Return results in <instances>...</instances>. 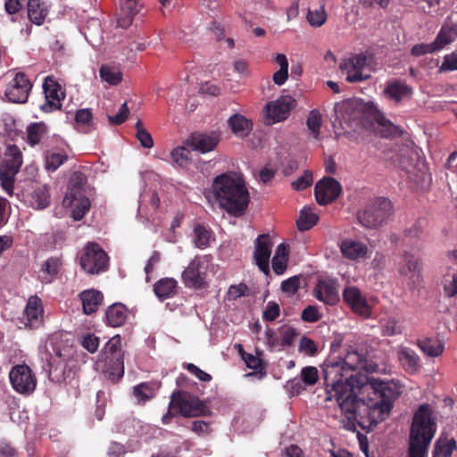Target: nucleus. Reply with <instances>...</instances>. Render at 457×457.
I'll return each mask as SVG.
<instances>
[{
    "instance_id": "f257e3e1",
    "label": "nucleus",
    "mask_w": 457,
    "mask_h": 457,
    "mask_svg": "<svg viewBox=\"0 0 457 457\" xmlns=\"http://www.w3.org/2000/svg\"><path fill=\"white\" fill-rule=\"evenodd\" d=\"M360 393L367 395L364 405L369 411L370 423L377 424L389 414L393 400L402 393V386L395 380L362 378L360 380Z\"/></svg>"
},
{
    "instance_id": "f03ea898",
    "label": "nucleus",
    "mask_w": 457,
    "mask_h": 457,
    "mask_svg": "<svg viewBox=\"0 0 457 457\" xmlns=\"http://www.w3.org/2000/svg\"><path fill=\"white\" fill-rule=\"evenodd\" d=\"M325 385L326 401L335 400L345 415L346 420L343 421L345 429L354 430L358 417L362 418L367 415L369 418V411L364 405L367 395H361L357 383L337 381L335 384L325 383Z\"/></svg>"
},
{
    "instance_id": "7ed1b4c3",
    "label": "nucleus",
    "mask_w": 457,
    "mask_h": 457,
    "mask_svg": "<svg viewBox=\"0 0 457 457\" xmlns=\"http://www.w3.org/2000/svg\"><path fill=\"white\" fill-rule=\"evenodd\" d=\"M213 194L220 206L234 215H241L249 203V193L240 175L225 173L215 178Z\"/></svg>"
},
{
    "instance_id": "20e7f679",
    "label": "nucleus",
    "mask_w": 457,
    "mask_h": 457,
    "mask_svg": "<svg viewBox=\"0 0 457 457\" xmlns=\"http://www.w3.org/2000/svg\"><path fill=\"white\" fill-rule=\"evenodd\" d=\"M360 370H371L362 352L351 350L343 358H329L323 367L325 383L335 384L337 381H344L357 383L360 386L361 378H367L358 372L354 374Z\"/></svg>"
},
{
    "instance_id": "39448f33",
    "label": "nucleus",
    "mask_w": 457,
    "mask_h": 457,
    "mask_svg": "<svg viewBox=\"0 0 457 457\" xmlns=\"http://www.w3.org/2000/svg\"><path fill=\"white\" fill-rule=\"evenodd\" d=\"M436 431V423L428 404H422L414 413L409 445V457H426Z\"/></svg>"
},
{
    "instance_id": "423d86ee",
    "label": "nucleus",
    "mask_w": 457,
    "mask_h": 457,
    "mask_svg": "<svg viewBox=\"0 0 457 457\" xmlns=\"http://www.w3.org/2000/svg\"><path fill=\"white\" fill-rule=\"evenodd\" d=\"M120 336L112 337L104 345L96 361V369L102 370L112 381H118L124 374L123 353Z\"/></svg>"
},
{
    "instance_id": "0eeeda50",
    "label": "nucleus",
    "mask_w": 457,
    "mask_h": 457,
    "mask_svg": "<svg viewBox=\"0 0 457 457\" xmlns=\"http://www.w3.org/2000/svg\"><path fill=\"white\" fill-rule=\"evenodd\" d=\"M86 179L83 174L71 175L66 195L62 201L64 206L71 207V215L75 220H81L90 208L89 199L86 195Z\"/></svg>"
},
{
    "instance_id": "6e6552de",
    "label": "nucleus",
    "mask_w": 457,
    "mask_h": 457,
    "mask_svg": "<svg viewBox=\"0 0 457 457\" xmlns=\"http://www.w3.org/2000/svg\"><path fill=\"white\" fill-rule=\"evenodd\" d=\"M62 335L55 333L50 336L48 343L52 347L53 353L47 359L49 376L57 381L65 379L68 361L72 356V347L67 342L61 340Z\"/></svg>"
},
{
    "instance_id": "1a4fd4ad",
    "label": "nucleus",
    "mask_w": 457,
    "mask_h": 457,
    "mask_svg": "<svg viewBox=\"0 0 457 457\" xmlns=\"http://www.w3.org/2000/svg\"><path fill=\"white\" fill-rule=\"evenodd\" d=\"M169 412L162 416V422L168 424L172 416L171 412H177L184 417L199 416L204 411L201 401L187 392L178 391L171 395L169 405Z\"/></svg>"
},
{
    "instance_id": "9d476101",
    "label": "nucleus",
    "mask_w": 457,
    "mask_h": 457,
    "mask_svg": "<svg viewBox=\"0 0 457 457\" xmlns=\"http://www.w3.org/2000/svg\"><path fill=\"white\" fill-rule=\"evenodd\" d=\"M392 213V204L385 198H377L357 214L360 224L367 228L381 226Z\"/></svg>"
},
{
    "instance_id": "9b49d317",
    "label": "nucleus",
    "mask_w": 457,
    "mask_h": 457,
    "mask_svg": "<svg viewBox=\"0 0 457 457\" xmlns=\"http://www.w3.org/2000/svg\"><path fill=\"white\" fill-rule=\"evenodd\" d=\"M371 60L370 56L359 54L345 59L339 68L348 82H361L371 77L373 71Z\"/></svg>"
},
{
    "instance_id": "f8f14e48",
    "label": "nucleus",
    "mask_w": 457,
    "mask_h": 457,
    "mask_svg": "<svg viewBox=\"0 0 457 457\" xmlns=\"http://www.w3.org/2000/svg\"><path fill=\"white\" fill-rule=\"evenodd\" d=\"M7 157L0 166V184L3 189L9 195H12L15 175L21 164V154L16 145L7 147Z\"/></svg>"
},
{
    "instance_id": "ddd939ff",
    "label": "nucleus",
    "mask_w": 457,
    "mask_h": 457,
    "mask_svg": "<svg viewBox=\"0 0 457 457\" xmlns=\"http://www.w3.org/2000/svg\"><path fill=\"white\" fill-rule=\"evenodd\" d=\"M207 255L195 256L182 272V280L186 287L202 288L206 284L207 271L210 266Z\"/></svg>"
},
{
    "instance_id": "4468645a",
    "label": "nucleus",
    "mask_w": 457,
    "mask_h": 457,
    "mask_svg": "<svg viewBox=\"0 0 457 457\" xmlns=\"http://www.w3.org/2000/svg\"><path fill=\"white\" fill-rule=\"evenodd\" d=\"M342 117L345 122L355 123L364 128L370 124V119L374 118L376 111L373 106L361 99H352L344 103Z\"/></svg>"
},
{
    "instance_id": "2eb2a0df",
    "label": "nucleus",
    "mask_w": 457,
    "mask_h": 457,
    "mask_svg": "<svg viewBox=\"0 0 457 457\" xmlns=\"http://www.w3.org/2000/svg\"><path fill=\"white\" fill-rule=\"evenodd\" d=\"M12 388L23 395H31L37 387V378L32 370L26 364L15 365L9 373Z\"/></svg>"
},
{
    "instance_id": "dca6fc26",
    "label": "nucleus",
    "mask_w": 457,
    "mask_h": 457,
    "mask_svg": "<svg viewBox=\"0 0 457 457\" xmlns=\"http://www.w3.org/2000/svg\"><path fill=\"white\" fill-rule=\"evenodd\" d=\"M295 104V99L290 96H282L268 103L264 108L265 122L271 125L287 120Z\"/></svg>"
},
{
    "instance_id": "f3484780",
    "label": "nucleus",
    "mask_w": 457,
    "mask_h": 457,
    "mask_svg": "<svg viewBox=\"0 0 457 457\" xmlns=\"http://www.w3.org/2000/svg\"><path fill=\"white\" fill-rule=\"evenodd\" d=\"M108 258L104 251L98 245L90 243L86 246L80 264L86 272L96 274L105 270Z\"/></svg>"
},
{
    "instance_id": "a211bd4d",
    "label": "nucleus",
    "mask_w": 457,
    "mask_h": 457,
    "mask_svg": "<svg viewBox=\"0 0 457 457\" xmlns=\"http://www.w3.org/2000/svg\"><path fill=\"white\" fill-rule=\"evenodd\" d=\"M272 243L269 235H260L254 241L253 261L265 275L270 273V260Z\"/></svg>"
},
{
    "instance_id": "6ab92c4d",
    "label": "nucleus",
    "mask_w": 457,
    "mask_h": 457,
    "mask_svg": "<svg viewBox=\"0 0 457 457\" xmlns=\"http://www.w3.org/2000/svg\"><path fill=\"white\" fill-rule=\"evenodd\" d=\"M31 87L29 80L23 73H16L15 77L6 87L5 96L10 102L25 103Z\"/></svg>"
},
{
    "instance_id": "aec40b11",
    "label": "nucleus",
    "mask_w": 457,
    "mask_h": 457,
    "mask_svg": "<svg viewBox=\"0 0 457 457\" xmlns=\"http://www.w3.org/2000/svg\"><path fill=\"white\" fill-rule=\"evenodd\" d=\"M43 89L46 97V103L40 106L45 112H50L54 110L60 109L61 100L64 98V92L53 78L46 77L43 84Z\"/></svg>"
},
{
    "instance_id": "412c9836",
    "label": "nucleus",
    "mask_w": 457,
    "mask_h": 457,
    "mask_svg": "<svg viewBox=\"0 0 457 457\" xmlns=\"http://www.w3.org/2000/svg\"><path fill=\"white\" fill-rule=\"evenodd\" d=\"M342 191L341 185L333 178H323L315 186V196L319 204L326 205L335 201Z\"/></svg>"
},
{
    "instance_id": "4be33fe9",
    "label": "nucleus",
    "mask_w": 457,
    "mask_h": 457,
    "mask_svg": "<svg viewBox=\"0 0 457 457\" xmlns=\"http://www.w3.org/2000/svg\"><path fill=\"white\" fill-rule=\"evenodd\" d=\"M343 299L354 313L364 318L370 316L371 308L360 289L356 287H345L343 292Z\"/></svg>"
},
{
    "instance_id": "5701e85b",
    "label": "nucleus",
    "mask_w": 457,
    "mask_h": 457,
    "mask_svg": "<svg viewBox=\"0 0 457 457\" xmlns=\"http://www.w3.org/2000/svg\"><path fill=\"white\" fill-rule=\"evenodd\" d=\"M397 270L401 276L415 282L419 279L421 270L419 255L416 253L405 251L397 263Z\"/></svg>"
},
{
    "instance_id": "b1692460",
    "label": "nucleus",
    "mask_w": 457,
    "mask_h": 457,
    "mask_svg": "<svg viewBox=\"0 0 457 457\" xmlns=\"http://www.w3.org/2000/svg\"><path fill=\"white\" fill-rule=\"evenodd\" d=\"M44 309L42 301L37 295L30 296L27 302L24 310V327L29 328H36L43 323Z\"/></svg>"
},
{
    "instance_id": "393cba45",
    "label": "nucleus",
    "mask_w": 457,
    "mask_h": 457,
    "mask_svg": "<svg viewBox=\"0 0 457 457\" xmlns=\"http://www.w3.org/2000/svg\"><path fill=\"white\" fill-rule=\"evenodd\" d=\"M339 248L342 255L350 261L358 262L369 255V247L366 244L351 238L342 240Z\"/></svg>"
},
{
    "instance_id": "a878e982",
    "label": "nucleus",
    "mask_w": 457,
    "mask_h": 457,
    "mask_svg": "<svg viewBox=\"0 0 457 457\" xmlns=\"http://www.w3.org/2000/svg\"><path fill=\"white\" fill-rule=\"evenodd\" d=\"M313 294L319 301L328 305H334L339 301L337 284L334 280H320Z\"/></svg>"
},
{
    "instance_id": "bb28decb",
    "label": "nucleus",
    "mask_w": 457,
    "mask_h": 457,
    "mask_svg": "<svg viewBox=\"0 0 457 457\" xmlns=\"http://www.w3.org/2000/svg\"><path fill=\"white\" fill-rule=\"evenodd\" d=\"M220 134L215 131L210 133H196L190 139V145L194 150L203 154L212 151L220 142Z\"/></svg>"
},
{
    "instance_id": "cd10ccee",
    "label": "nucleus",
    "mask_w": 457,
    "mask_h": 457,
    "mask_svg": "<svg viewBox=\"0 0 457 457\" xmlns=\"http://www.w3.org/2000/svg\"><path fill=\"white\" fill-rule=\"evenodd\" d=\"M62 266L61 257L52 256L47 258L41 265L38 270V278L45 284L53 282Z\"/></svg>"
},
{
    "instance_id": "c85d7f7f",
    "label": "nucleus",
    "mask_w": 457,
    "mask_h": 457,
    "mask_svg": "<svg viewBox=\"0 0 457 457\" xmlns=\"http://www.w3.org/2000/svg\"><path fill=\"white\" fill-rule=\"evenodd\" d=\"M412 87L402 80H394L388 82L385 90V96L395 103L411 98Z\"/></svg>"
},
{
    "instance_id": "c756f323",
    "label": "nucleus",
    "mask_w": 457,
    "mask_h": 457,
    "mask_svg": "<svg viewBox=\"0 0 457 457\" xmlns=\"http://www.w3.org/2000/svg\"><path fill=\"white\" fill-rule=\"evenodd\" d=\"M139 12L137 0H124L120 6V12L117 18V26L122 29L128 28L133 21V17Z\"/></svg>"
},
{
    "instance_id": "7c9ffc66",
    "label": "nucleus",
    "mask_w": 457,
    "mask_h": 457,
    "mask_svg": "<svg viewBox=\"0 0 457 457\" xmlns=\"http://www.w3.org/2000/svg\"><path fill=\"white\" fill-rule=\"evenodd\" d=\"M398 359L407 372L413 374L419 371L420 368V357L413 350L407 347H400L398 349Z\"/></svg>"
},
{
    "instance_id": "2f4dec72",
    "label": "nucleus",
    "mask_w": 457,
    "mask_h": 457,
    "mask_svg": "<svg viewBox=\"0 0 457 457\" xmlns=\"http://www.w3.org/2000/svg\"><path fill=\"white\" fill-rule=\"evenodd\" d=\"M233 134L239 137H247L253 129V123L241 114H234L228 120Z\"/></svg>"
},
{
    "instance_id": "473e14b6",
    "label": "nucleus",
    "mask_w": 457,
    "mask_h": 457,
    "mask_svg": "<svg viewBox=\"0 0 457 457\" xmlns=\"http://www.w3.org/2000/svg\"><path fill=\"white\" fill-rule=\"evenodd\" d=\"M289 247L287 244H279L275 251V255L271 260L273 271L277 275L285 273L288 264Z\"/></svg>"
},
{
    "instance_id": "72a5a7b5",
    "label": "nucleus",
    "mask_w": 457,
    "mask_h": 457,
    "mask_svg": "<svg viewBox=\"0 0 457 457\" xmlns=\"http://www.w3.org/2000/svg\"><path fill=\"white\" fill-rule=\"evenodd\" d=\"M80 299L82 301L84 312L90 314L98 309L103 300V295L97 290L89 289L80 294Z\"/></svg>"
},
{
    "instance_id": "f704fd0d",
    "label": "nucleus",
    "mask_w": 457,
    "mask_h": 457,
    "mask_svg": "<svg viewBox=\"0 0 457 457\" xmlns=\"http://www.w3.org/2000/svg\"><path fill=\"white\" fill-rule=\"evenodd\" d=\"M48 12L46 3L41 0H29L28 16L29 19L37 25H41Z\"/></svg>"
},
{
    "instance_id": "c9c22d12",
    "label": "nucleus",
    "mask_w": 457,
    "mask_h": 457,
    "mask_svg": "<svg viewBox=\"0 0 457 457\" xmlns=\"http://www.w3.org/2000/svg\"><path fill=\"white\" fill-rule=\"evenodd\" d=\"M419 348L422 353L429 357H438L445 350L444 343L436 338H423L418 340L417 343Z\"/></svg>"
},
{
    "instance_id": "e433bc0d",
    "label": "nucleus",
    "mask_w": 457,
    "mask_h": 457,
    "mask_svg": "<svg viewBox=\"0 0 457 457\" xmlns=\"http://www.w3.org/2000/svg\"><path fill=\"white\" fill-rule=\"evenodd\" d=\"M154 291L160 300L172 297L177 291V281L171 278H164L154 284Z\"/></svg>"
},
{
    "instance_id": "4c0bfd02",
    "label": "nucleus",
    "mask_w": 457,
    "mask_h": 457,
    "mask_svg": "<svg viewBox=\"0 0 457 457\" xmlns=\"http://www.w3.org/2000/svg\"><path fill=\"white\" fill-rule=\"evenodd\" d=\"M127 318V309L121 303H114L106 311L107 323L112 327L122 325Z\"/></svg>"
},
{
    "instance_id": "58836bf2",
    "label": "nucleus",
    "mask_w": 457,
    "mask_h": 457,
    "mask_svg": "<svg viewBox=\"0 0 457 457\" xmlns=\"http://www.w3.org/2000/svg\"><path fill=\"white\" fill-rule=\"evenodd\" d=\"M68 160L64 151L48 150L45 154V168L47 171L54 172Z\"/></svg>"
},
{
    "instance_id": "ea45409f",
    "label": "nucleus",
    "mask_w": 457,
    "mask_h": 457,
    "mask_svg": "<svg viewBox=\"0 0 457 457\" xmlns=\"http://www.w3.org/2000/svg\"><path fill=\"white\" fill-rule=\"evenodd\" d=\"M157 388L154 383L144 382L133 387V395L137 403H144L154 397Z\"/></svg>"
},
{
    "instance_id": "a19ab883",
    "label": "nucleus",
    "mask_w": 457,
    "mask_h": 457,
    "mask_svg": "<svg viewBox=\"0 0 457 457\" xmlns=\"http://www.w3.org/2000/svg\"><path fill=\"white\" fill-rule=\"evenodd\" d=\"M212 240V232L204 226L198 224L195 226L192 233L194 245L200 249L209 246Z\"/></svg>"
},
{
    "instance_id": "79ce46f5",
    "label": "nucleus",
    "mask_w": 457,
    "mask_h": 457,
    "mask_svg": "<svg viewBox=\"0 0 457 457\" xmlns=\"http://www.w3.org/2000/svg\"><path fill=\"white\" fill-rule=\"evenodd\" d=\"M100 78L110 86H116L122 80V72L117 67L102 65L99 71Z\"/></svg>"
},
{
    "instance_id": "37998d69",
    "label": "nucleus",
    "mask_w": 457,
    "mask_h": 457,
    "mask_svg": "<svg viewBox=\"0 0 457 457\" xmlns=\"http://www.w3.org/2000/svg\"><path fill=\"white\" fill-rule=\"evenodd\" d=\"M49 199L50 196L46 186H40L33 191L30 204L37 210H43L48 206Z\"/></svg>"
},
{
    "instance_id": "c03bdc74",
    "label": "nucleus",
    "mask_w": 457,
    "mask_h": 457,
    "mask_svg": "<svg viewBox=\"0 0 457 457\" xmlns=\"http://www.w3.org/2000/svg\"><path fill=\"white\" fill-rule=\"evenodd\" d=\"M455 448V441L453 438L447 439L441 436L435 444L432 457H450Z\"/></svg>"
},
{
    "instance_id": "a18cd8bd",
    "label": "nucleus",
    "mask_w": 457,
    "mask_h": 457,
    "mask_svg": "<svg viewBox=\"0 0 457 457\" xmlns=\"http://www.w3.org/2000/svg\"><path fill=\"white\" fill-rule=\"evenodd\" d=\"M318 219V215L312 212V208L305 206L300 212L297 227L300 230H308L317 223Z\"/></svg>"
},
{
    "instance_id": "49530a36",
    "label": "nucleus",
    "mask_w": 457,
    "mask_h": 457,
    "mask_svg": "<svg viewBox=\"0 0 457 457\" xmlns=\"http://www.w3.org/2000/svg\"><path fill=\"white\" fill-rule=\"evenodd\" d=\"M374 119L377 120L378 124L376 129L381 135V137H390L397 134L398 128L385 117L379 116L376 112Z\"/></svg>"
},
{
    "instance_id": "de8ad7c7",
    "label": "nucleus",
    "mask_w": 457,
    "mask_h": 457,
    "mask_svg": "<svg viewBox=\"0 0 457 457\" xmlns=\"http://www.w3.org/2000/svg\"><path fill=\"white\" fill-rule=\"evenodd\" d=\"M159 205V197L154 191H145L139 198L138 212L143 214L145 209L155 210Z\"/></svg>"
},
{
    "instance_id": "09e8293b",
    "label": "nucleus",
    "mask_w": 457,
    "mask_h": 457,
    "mask_svg": "<svg viewBox=\"0 0 457 457\" xmlns=\"http://www.w3.org/2000/svg\"><path fill=\"white\" fill-rule=\"evenodd\" d=\"M456 36L457 31L455 29L452 27H443L434 41L437 51L453 42Z\"/></svg>"
},
{
    "instance_id": "8fccbe9b",
    "label": "nucleus",
    "mask_w": 457,
    "mask_h": 457,
    "mask_svg": "<svg viewBox=\"0 0 457 457\" xmlns=\"http://www.w3.org/2000/svg\"><path fill=\"white\" fill-rule=\"evenodd\" d=\"M306 18L311 26L316 28L322 26L328 19L325 5L321 4L317 8L309 10Z\"/></svg>"
},
{
    "instance_id": "3c124183",
    "label": "nucleus",
    "mask_w": 457,
    "mask_h": 457,
    "mask_svg": "<svg viewBox=\"0 0 457 457\" xmlns=\"http://www.w3.org/2000/svg\"><path fill=\"white\" fill-rule=\"evenodd\" d=\"M321 122L322 117L320 112L318 110L311 111L306 120V125L311 135L315 139H319L320 137Z\"/></svg>"
},
{
    "instance_id": "603ef678",
    "label": "nucleus",
    "mask_w": 457,
    "mask_h": 457,
    "mask_svg": "<svg viewBox=\"0 0 457 457\" xmlns=\"http://www.w3.org/2000/svg\"><path fill=\"white\" fill-rule=\"evenodd\" d=\"M136 137L139 141L142 147L151 149L154 147V139L150 132L143 126L141 120H137L135 124Z\"/></svg>"
},
{
    "instance_id": "864d4df0",
    "label": "nucleus",
    "mask_w": 457,
    "mask_h": 457,
    "mask_svg": "<svg viewBox=\"0 0 457 457\" xmlns=\"http://www.w3.org/2000/svg\"><path fill=\"white\" fill-rule=\"evenodd\" d=\"M92 118V112L89 109L79 110L75 117L76 122L78 123V125L81 127L80 129L85 133H88L89 131L94 129Z\"/></svg>"
},
{
    "instance_id": "5fc2aeb1",
    "label": "nucleus",
    "mask_w": 457,
    "mask_h": 457,
    "mask_svg": "<svg viewBox=\"0 0 457 457\" xmlns=\"http://www.w3.org/2000/svg\"><path fill=\"white\" fill-rule=\"evenodd\" d=\"M403 332V326L394 317H390L386 320L382 325V333L384 336L392 337L399 335Z\"/></svg>"
},
{
    "instance_id": "6e6d98bb",
    "label": "nucleus",
    "mask_w": 457,
    "mask_h": 457,
    "mask_svg": "<svg viewBox=\"0 0 457 457\" xmlns=\"http://www.w3.org/2000/svg\"><path fill=\"white\" fill-rule=\"evenodd\" d=\"M46 133V127L42 123H35L28 128V141L31 145L39 143Z\"/></svg>"
},
{
    "instance_id": "4d7b16f0",
    "label": "nucleus",
    "mask_w": 457,
    "mask_h": 457,
    "mask_svg": "<svg viewBox=\"0 0 457 457\" xmlns=\"http://www.w3.org/2000/svg\"><path fill=\"white\" fill-rule=\"evenodd\" d=\"M300 378L305 386H313L319 379V371L316 367L307 366L302 369Z\"/></svg>"
},
{
    "instance_id": "13d9d810",
    "label": "nucleus",
    "mask_w": 457,
    "mask_h": 457,
    "mask_svg": "<svg viewBox=\"0 0 457 457\" xmlns=\"http://www.w3.org/2000/svg\"><path fill=\"white\" fill-rule=\"evenodd\" d=\"M80 344L89 353H94L99 347V338L93 334L87 333L81 337Z\"/></svg>"
},
{
    "instance_id": "bf43d9fd",
    "label": "nucleus",
    "mask_w": 457,
    "mask_h": 457,
    "mask_svg": "<svg viewBox=\"0 0 457 457\" xmlns=\"http://www.w3.org/2000/svg\"><path fill=\"white\" fill-rule=\"evenodd\" d=\"M188 150L184 146H179L170 153L172 162L179 166H183L188 160Z\"/></svg>"
},
{
    "instance_id": "052dcab7",
    "label": "nucleus",
    "mask_w": 457,
    "mask_h": 457,
    "mask_svg": "<svg viewBox=\"0 0 457 457\" xmlns=\"http://www.w3.org/2000/svg\"><path fill=\"white\" fill-rule=\"evenodd\" d=\"M298 350L306 355L313 356L317 353V345L313 340L303 337L300 340Z\"/></svg>"
},
{
    "instance_id": "680f3d73",
    "label": "nucleus",
    "mask_w": 457,
    "mask_h": 457,
    "mask_svg": "<svg viewBox=\"0 0 457 457\" xmlns=\"http://www.w3.org/2000/svg\"><path fill=\"white\" fill-rule=\"evenodd\" d=\"M242 359L248 369L258 371L262 370V360L259 356L242 352Z\"/></svg>"
},
{
    "instance_id": "e2e57ef3",
    "label": "nucleus",
    "mask_w": 457,
    "mask_h": 457,
    "mask_svg": "<svg viewBox=\"0 0 457 457\" xmlns=\"http://www.w3.org/2000/svg\"><path fill=\"white\" fill-rule=\"evenodd\" d=\"M129 113V110L127 105V103H123L120 105L118 113L115 115L108 116V120L112 124L120 125L122 124L127 120Z\"/></svg>"
},
{
    "instance_id": "0e129e2a",
    "label": "nucleus",
    "mask_w": 457,
    "mask_h": 457,
    "mask_svg": "<svg viewBox=\"0 0 457 457\" xmlns=\"http://www.w3.org/2000/svg\"><path fill=\"white\" fill-rule=\"evenodd\" d=\"M279 305L275 302H269L263 312L262 317L268 321H273L279 316Z\"/></svg>"
},
{
    "instance_id": "69168bd1",
    "label": "nucleus",
    "mask_w": 457,
    "mask_h": 457,
    "mask_svg": "<svg viewBox=\"0 0 457 457\" xmlns=\"http://www.w3.org/2000/svg\"><path fill=\"white\" fill-rule=\"evenodd\" d=\"M300 279L297 276L291 277L284 281L280 285V288L283 292L287 294H295L299 288Z\"/></svg>"
},
{
    "instance_id": "338daca9",
    "label": "nucleus",
    "mask_w": 457,
    "mask_h": 457,
    "mask_svg": "<svg viewBox=\"0 0 457 457\" xmlns=\"http://www.w3.org/2000/svg\"><path fill=\"white\" fill-rule=\"evenodd\" d=\"M440 71H457V54L452 53L450 54H446L444 58V62H442L440 68Z\"/></svg>"
},
{
    "instance_id": "774afa93",
    "label": "nucleus",
    "mask_w": 457,
    "mask_h": 457,
    "mask_svg": "<svg viewBox=\"0 0 457 457\" xmlns=\"http://www.w3.org/2000/svg\"><path fill=\"white\" fill-rule=\"evenodd\" d=\"M312 183V175L309 171H305L303 176L292 182V187L295 190H303L310 187Z\"/></svg>"
}]
</instances>
